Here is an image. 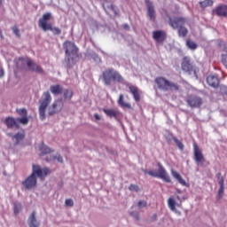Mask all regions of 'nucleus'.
Listing matches in <instances>:
<instances>
[{"label":"nucleus","instance_id":"nucleus-17","mask_svg":"<svg viewBox=\"0 0 227 227\" xmlns=\"http://www.w3.org/2000/svg\"><path fill=\"white\" fill-rule=\"evenodd\" d=\"M219 78L217 75H208L207 77V83L212 88H217L219 86Z\"/></svg>","mask_w":227,"mask_h":227},{"label":"nucleus","instance_id":"nucleus-50","mask_svg":"<svg viewBox=\"0 0 227 227\" xmlns=\"http://www.w3.org/2000/svg\"><path fill=\"white\" fill-rule=\"evenodd\" d=\"M223 90L226 91L225 93L227 94V88H224Z\"/></svg>","mask_w":227,"mask_h":227},{"label":"nucleus","instance_id":"nucleus-27","mask_svg":"<svg viewBox=\"0 0 227 227\" xmlns=\"http://www.w3.org/2000/svg\"><path fill=\"white\" fill-rule=\"evenodd\" d=\"M103 113H105V114H106V116L110 117V118H118V115L120 114V113L116 110L114 109H103Z\"/></svg>","mask_w":227,"mask_h":227},{"label":"nucleus","instance_id":"nucleus-14","mask_svg":"<svg viewBox=\"0 0 227 227\" xmlns=\"http://www.w3.org/2000/svg\"><path fill=\"white\" fill-rule=\"evenodd\" d=\"M213 13L217 17L226 18L227 17V4H221V5L216 6L213 10Z\"/></svg>","mask_w":227,"mask_h":227},{"label":"nucleus","instance_id":"nucleus-37","mask_svg":"<svg viewBox=\"0 0 227 227\" xmlns=\"http://www.w3.org/2000/svg\"><path fill=\"white\" fill-rule=\"evenodd\" d=\"M173 141L175 142L176 145L178 147L179 150H184V145L179 139L173 138Z\"/></svg>","mask_w":227,"mask_h":227},{"label":"nucleus","instance_id":"nucleus-35","mask_svg":"<svg viewBox=\"0 0 227 227\" xmlns=\"http://www.w3.org/2000/svg\"><path fill=\"white\" fill-rule=\"evenodd\" d=\"M73 95H74V93H73V90H66L64 91V98H65L66 100H71L72 98H73Z\"/></svg>","mask_w":227,"mask_h":227},{"label":"nucleus","instance_id":"nucleus-36","mask_svg":"<svg viewBox=\"0 0 227 227\" xmlns=\"http://www.w3.org/2000/svg\"><path fill=\"white\" fill-rule=\"evenodd\" d=\"M22 209V206L20 203L15 202L13 205V211L15 215H18Z\"/></svg>","mask_w":227,"mask_h":227},{"label":"nucleus","instance_id":"nucleus-47","mask_svg":"<svg viewBox=\"0 0 227 227\" xmlns=\"http://www.w3.org/2000/svg\"><path fill=\"white\" fill-rule=\"evenodd\" d=\"M4 75V71L3 68L0 69V78H3Z\"/></svg>","mask_w":227,"mask_h":227},{"label":"nucleus","instance_id":"nucleus-3","mask_svg":"<svg viewBox=\"0 0 227 227\" xmlns=\"http://www.w3.org/2000/svg\"><path fill=\"white\" fill-rule=\"evenodd\" d=\"M186 23V19L184 17H168V26L176 30H177L179 37H185L188 35V29L183 27Z\"/></svg>","mask_w":227,"mask_h":227},{"label":"nucleus","instance_id":"nucleus-38","mask_svg":"<svg viewBox=\"0 0 227 227\" xmlns=\"http://www.w3.org/2000/svg\"><path fill=\"white\" fill-rule=\"evenodd\" d=\"M18 124L21 123L23 125H27L28 123V118L24 116L22 118H17Z\"/></svg>","mask_w":227,"mask_h":227},{"label":"nucleus","instance_id":"nucleus-51","mask_svg":"<svg viewBox=\"0 0 227 227\" xmlns=\"http://www.w3.org/2000/svg\"><path fill=\"white\" fill-rule=\"evenodd\" d=\"M2 4V0H0V5Z\"/></svg>","mask_w":227,"mask_h":227},{"label":"nucleus","instance_id":"nucleus-28","mask_svg":"<svg viewBox=\"0 0 227 227\" xmlns=\"http://www.w3.org/2000/svg\"><path fill=\"white\" fill-rule=\"evenodd\" d=\"M9 137H12L13 139L16 140L15 145H18L22 140L25 138V133L24 132H18L15 135L9 134Z\"/></svg>","mask_w":227,"mask_h":227},{"label":"nucleus","instance_id":"nucleus-4","mask_svg":"<svg viewBox=\"0 0 227 227\" xmlns=\"http://www.w3.org/2000/svg\"><path fill=\"white\" fill-rule=\"evenodd\" d=\"M51 19L52 16L51 12L44 13L43 18L39 20V27L42 28L43 32L51 31L53 35H60L62 34L61 28L53 27L51 23H48Z\"/></svg>","mask_w":227,"mask_h":227},{"label":"nucleus","instance_id":"nucleus-15","mask_svg":"<svg viewBox=\"0 0 227 227\" xmlns=\"http://www.w3.org/2000/svg\"><path fill=\"white\" fill-rule=\"evenodd\" d=\"M166 38H167V35L164 31L156 30V31L153 32V39H154V41L156 43H162L166 41Z\"/></svg>","mask_w":227,"mask_h":227},{"label":"nucleus","instance_id":"nucleus-31","mask_svg":"<svg viewBox=\"0 0 227 227\" xmlns=\"http://www.w3.org/2000/svg\"><path fill=\"white\" fill-rule=\"evenodd\" d=\"M219 190L218 196H222L224 193V178L221 177L218 181Z\"/></svg>","mask_w":227,"mask_h":227},{"label":"nucleus","instance_id":"nucleus-46","mask_svg":"<svg viewBox=\"0 0 227 227\" xmlns=\"http://www.w3.org/2000/svg\"><path fill=\"white\" fill-rule=\"evenodd\" d=\"M216 178L218 181H220L221 178H223V176H222V174L219 172L216 174Z\"/></svg>","mask_w":227,"mask_h":227},{"label":"nucleus","instance_id":"nucleus-39","mask_svg":"<svg viewBox=\"0 0 227 227\" xmlns=\"http://www.w3.org/2000/svg\"><path fill=\"white\" fill-rule=\"evenodd\" d=\"M17 112L20 115L27 117V111L26 108L18 109Z\"/></svg>","mask_w":227,"mask_h":227},{"label":"nucleus","instance_id":"nucleus-25","mask_svg":"<svg viewBox=\"0 0 227 227\" xmlns=\"http://www.w3.org/2000/svg\"><path fill=\"white\" fill-rule=\"evenodd\" d=\"M50 90L54 96H59L63 93V87L60 84L51 85Z\"/></svg>","mask_w":227,"mask_h":227},{"label":"nucleus","instance_id":"nucleus-13","mask_svg":"<svg viewBox=\"0 0 227 227\" xmlns=\"http://www.w3.org/2000/svg\"><path fill=\"white\" fill-rule=\"evenodd\" d=\"M114 70L113 68H108L103 71V81L105 82V85L110 86L113 81V74Z\"/></svg>","mask_w":227,"mask_h":227},{"label":"nucleus","instance_id":"nucleus-24","mask_svg":"<svg viewBox=\"0 0 227 227\" xmlns=\"http://www.w3.org/2000/svg\"><path fill=\"white\" fill-rule=\"evenodd\" d=\"M112 81H114V82H117V83H122L123 84L124 82H125V79L120 74V72L114 70V74H112Z\"/></svg>","mask_w":227,"mask_h":227},{"label":"nucleus","instance_id":"nucleus-1","mask_svg":"<svg viewBox=\"0 0 227 227\" xmlns=\"http://www.w3.org/2000/svg\"><path fill=\"white\" fill-rule=\"evenodd\" d=\"M51 170L45 167L43 168L39 165H33V171L30 176H28L22 183L27 190L34 189L37 185V178L35 175L41 178L44 179L48 175H50Z\"/></svg>","mask_w":227,"mask_h":227},{"label":"nucleus","instance_id":"nucleus-19","mask_svg":"<svg viewBox=\"0 0 227 227\" xmlns=\"http://www.w3.org/2000/svg\"><path fill=\"white\" fill-rule=\"evenodd\" d=\"M168 207L171 211L176 212V207H181L182 203H177L173 197H169L168 199Z\"/></svg>","mask_w":227,"mask_h":227},{"label":"nucleus","instance_id":"nucleus-18","mask_svg":"<svg viewBox=\"0 0 227 227\" xmlns=\"http://www.w3.org/2000/svg\"><path fill=\"white\" fill-rule=\"evenodd\" d=\"M63 107L64 102L62 101V99L56 100L52 105L53 112H50V115H52L56 113H59L60 111H62Z\"/></svg>","mask_w":227,"mask_h":227},{"label":"nucleus","instance_id":"nucleus-6","mask_svg":"<svg viewBox=\"0 0 227 227\" xmlns=\"http://www.w3.org/2000/svg\"><path fill=\"white\" fill-rule=\"evenodd\" d=\"M157 167H158V172L154 170H149L147 171V175L153 177L160 178L166 183H171L170 176L168 174L164 166L161 163L158 162Z\"/></svg>","mask_w":227,"mask_h":227},{"label":"nucleus","instance_id":"nucleus-16","mask_svg":"<svg viewBox=\"0 0 227 227\" xmlns=\"http://www.w3.org/2000/svg\"><path fill=\"white\" fill-rule=\"evenodd\" d=\"M4 123L8 129H20V124L18 122V118L7 117L4 121Z\"/></svg>","mask_w":227,"mask_h":227},{"label":"nucleus","instance_id":"nucleus-49","mask_svg":"<svg viewBox=\"0 0 227 227\" xmlns=\"http://www.w3.org/2000/svg\"><path fill=\"white\" fill-rule=\"evenodd\" d=\"M124 28H129V26L128 25H124Z\"/></svg>","mask_w":227,"mask_h":227},{"label":"nucleus","instance_id":"nucleus-2","mask_svg":"<svg viewBox=\"0 0 227 227\" xmlns=\"http://www.w3.org/2000/svg\"><path fill=\"white\" fill-rule=\"evenodd\" d=\"M154 83L161 91L180 92L181 87L178 83L173 82L162 76H158L154 79Z\"/></svg>","mask_w":227,"mask_h":227},{"label":"nucleus","instance_id":"nucleus-42","mask_svg":"<svg viewBox=\"0 0 227 227\" xmlns=\"http://www.w3.org/2000/svg\"><path fill=\"white\" fill-rule=\"evenodd\" d=\"M66 206L67 207H74V200L72 199H67L66 200Z\"/></svg>","mask_w":227,"mask_h":227},{"label":"nucleus","instance_id":"nucleus-20","mask_svg":"<svg viewBox=\"0 0 227 227\" xmlns=\"http://www.w3.org/2000/svg\"><path fill=\"white\" fill-rule=\"evenodd\" d=\"M171 175L182 186H188L186 181L182 177V176L177 171L172 169Z\"/></svg>","mask_w":227,"mask_h":227},{"label":"nucleus","instance_id":"nucleus-48","mask_svg":"<svg viewBox=\"0 0 227 227\" xmlns=\"http://www.w3.org/2000/svg\"><path fill=\"white\" fill-rule=\"evenodd\" d=\"M95 118H96V120H98V121H100V120H101V116H100L98 114H95Z\"/></svg>","mask_w":227,"mask_h":227},{"label":"nucleus","instance_id":"nucleus-41","mask_svg":"<svg viewBox=\"0 0 227 227\" xmlns=\"http://www.w3.org/2000/svg\"><path fill=\"white\" fill-rule=\"evenodd\" d=\"M146 206H147L146 200H139L138 201V207L139 208L146 207Z\"/></svg>","mask_w":227,"mask_h":227},{"label":"nucleus","instance_id":"nucleus-33","mask_svg":"<svg viewBox=\"0 0 227 227\" xmlns=\"http://www.w3.org/2000/svg\"><path fill=\"white\" fill-rule=\"evenodd\" d=\"M110 12H114V16H115V17L118 16V11H117L114 4L108 5L107 10H106V13L110 14Z\"/></svg>","mask_w":227,"mask_h":227},{"label":"nucleus","instance_id":"nucleus-21","mask_svg":"<svg viewBox=\"0 0 227 227\" xmlns=\"http://www.w3.org/2000/svg\"><path fill=\"white\" fill-rule=\"evenodd\" d=\"M29 227H39L40 222L36 219V213L33 211L28 219Z\"/></svg>","mask_w":227,"mask_h":227},{"label":"nucleus","instance_id":"nucleus-32","mask_svg":"<svg viewBox=\"0 0 227 227\" xmlns=\"http://www.w3.org/2000/svg\"><path fill=\"white\" fill-rule=\"evenodd\" d=\"M186 46L192 51H195L198 49V44L190 39L186 41Z\"/></svg>","mask_w":227,"mask_h":227},{"label":"nucleus","instance_id":"nucleus-26","mask_svg":"<svg viewBox=\"0 0 227 227\" xmlns=\"http://www.w3.org/2000/svg\"><path fill=\"white\" fill-rule=\"evenodd\" d=\"M39 150L41 152L40 156H43V155H47L51 153L53 151L46 145H44L43 143H41L39 145Z\"/></svg>","mask_w":227,"mask_h":227},{"label":"nucleus","instance_id":"nucleus-8","mask_svg":"<svg viewBox=\"0 0 227 227\" xmlns=\"http://www.w3.org/2000/svg\"><path fill=\"white\" fill-rule=\"evenodd\" d=\"M51 102V96L49 91L43 92V98L41 99L40 103V108H39V114H40V119L42 121L45 120V111Z\"/></svg>","mask_w":227,"mask_h":227},{"label":"nucleus","instance_id":"nucleus-45","mask_svg":"<svg viewBox=\"0 0 227 227\" xmlns=\"http://www.w3.org/2000/svg\"><path fill=\"white\" fill-rule=\"evenodd\" d=\"M131 216L135 217L137 220H139V215L137 213H131Z\"/></svg>","mask_w":227,"mask_h":227},{"label":"nucleus","instance_id":"nucleus-43","mask_svg":"<svg viewBox=\"0 0 227 227\" xmlns=\"http://www.w3.org/2000/svg\"><path fill=\"white\" fill-rule=\"evenodd\" d=\"M12 31L16 35L17 37H19V38L20 37V30L17 27V26L12 27Z\"/></svg>","mask_w":227,"mask_h":227},{"label":"nucleus","instance_id":"nucleus-9","mask_svg":"<svg viewBox=\"0 0 227 227\" xmlns=\"http://www.w3.org/2000/svg\"><path fill=\"white\" fill-rule=\"evenodd\" d=\"M185 102L192 108H200L203 104V99L196 95H189Z\"/></svg>","mask_w":227,"mask_h":227},{"label":"nucleus","instance_id":"nucleus-10","mask_svg":"<svg viewBox=\"0 0 227 227\" xmlns=\"http://www.w3.org/2000/svg\"><path fill=\"white\" fill-rule=\"evenodd\" d=\"M193 157L196 164H202L206 161L202 150L196 142L193 143Z\"/></svg>","mask_w":227,"mask_h":227},{"label":"nucleus","instance_id":"nucleus-40","mask_svg":"<svg viewBox=\"0 0 227 227\" xmlns=\"http://www.w3.org/2000/svg\"><path fill=\"white\" fill-rule=\"evenodd\" d=\"M129 191H131V192L135 191V192H138L139 187L137 184H129Z\"/></svg>","mask_w":227,"mask_h":227},{"label":"nucleus","instance_id":"nucleus-23","mask_svg":"<svg viewBox=\"0 0 227 227\" xmlns=\"http://www.w3.org/2000/svg\"><path fill=\"white\" fill-rule=\"evenodd\" d=\"M117 104H119V106L122 109H131L132 106L130 103L124 101V96L123 94L119 95V99H117Z\"/></svg>","mask_w":227,"mask_h":227},{"label":"nucleus","instance_id":"nucleus-34","mask_svg":"<svg viewBox=\"0 0 227 227\" xmlns=\"http://www.w3.org/2000/svg\"><path fill=\"white\" fill-rule=\"evenodd\" d=\"M58 160L59 163H63V158L60 154L51 156V159H46L47 162H50L51 160Z\"/></svg>","mask_w":227,"mask_h":227},{"label":"nucleus","instance_id":"nucleus-30","mask_svg":"<svg viewBox=\"0 0 227 227\" xmlns=\"http://www.w3.org/2000/svg\"><path fill=\"white\" fill-rule=\"evenodd\" d=\"M223 51L224 53L222 54V64L227 67V43L223 44Z\"/></svg>","mask_w":227,"mask_h":227},{"label":"nucleus","instance_id":"nucleus-44","mask_svg":"<svg viewBox=\"0 0 227 227\" xmlns=\"http://www.w3.org/2000/svg\"><path fill=\"white\" fill-rule=\"evenodd\" d=\"M158 218L157 214H153V216H151V222H155Z\"/></svg>","mask_w":227,"mask_h":227},{"label":"nucleus","instance_id":"nucleus-12","mask_svg":"<svg viewBox=\"0 0 227 227\" xmlns=\"http://www.w3.org/2000/svg\"><path fill=\"white\" fill-rule=\"evenodd\" d=\"M128 89L129 90V93L133 95V99L135 102H140L142 91L138 89V87L136 85H129L128 86Z\"/></svg>","mask_w":227,"mask_h":227},{"label":"nucleus","instance_id":"nucleus-7","mask_svg":"<svg viewBox=\"0 0 227 227\" xmlns=\"http://www.w3.org/2000/svg\"><path fill=\"white\" fill-rule=\"evenodd\" d=\"M20 64H21L23 66L22 69L25 67V66H27L29 71L35 72V73L40 74H44V71L41 67V66L35 63L29 58H20V60H19V65Z\"/></svg>","mask_w":227,"mask_h":227},{"label":"nucleus","instance_id":"nucleus-22","mask_svg":"<svg viewBox=\"0 0 227 227\" xmlns=\"http://www.w3.org/2000/svg\"><path fill=\"white\" fill-rule=\"evenodd\" d=\"M147 16H149V19L151 21L154 22L156 19L155 14V8L153 4H147Z\"/></svg>","mask_w":227,"mask_h":227},{"label":"nucleus","instance_id":"nucleus-29","mask_svg":"<svg viewBox=\"0 0 227 227\" xmlns=\"http://www.w3.org/2000/svg\"><path fill=\"white\" fill-rule=\"evenodd\" d=\"M199 5L201 9H206L207 7H212L214 5V1L213 0H204L199 2Z\"/></svg>","mask_w":227,"mask_h":227},{"label":"nucleus","instance_id":"nucleus-5","mask_svg":"<svg viewBox=\"0 0 227 227\" xmlns=\"http://www.w3.org/2000/svg\"><path fill=\"white\" fill-rule=\"evenodd\" d=\"M64 50L66 51V56L67 58V62L70 64L71 60H74L75 58H78V47L75 45L74 42L66 41L63 43Z\"/></svg>","mask_w":227,"mask_h":227},{"label":"nucleus","instance_id":"nucleus-11","mask_svg":"<svg viewBox=\"0 0 227 227\" xmlns=\"http://www.w3.org/2000/svg\"><path fill=\"white\" fill-rule=\"evenodd\" d=\"M181 69L182 71L192 74V73L195 74V69L191 63L189 57H184L183 61L181 63Z\"/></svg>","mask_w":227,"mask_h":227}]
</instances>
